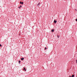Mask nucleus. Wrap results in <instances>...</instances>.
<instances>
[{"label":"nucleus","mask_w":77,"mask_h":77,"mask_svg":"<svg viewBox=\"0 0 77 77\" xmlns=\"http://www.w3.org/2000/svg\"><path fill=\"white\" fill-rule=\"evenodd\" d=\"M54 23L56 24V23H57V21H56V20H54Z\"/></svg>","instance_id":"f257e3e1"},{"label":"nucleus","mask_w":77,"mask_h":77,"mask_svg":"<svg viewBox=\"0 0 77 77\" xmlns=\"http://www.w3.org/2000/svg\"><path fill=\"white\" fill-rule=\"evenodd\" d=\"M20 4H22V5H23V2H20Z\"/></svg>","instance_id":"f03ea898"},{"label":"nucleus","mask_w":77,"mask_h":77,"mask_svg":"<svg viewBox=\"0 0 77 77\" xmlns=\"http://www.w3.org/2000/svg\"><path fill=\"white\" fill-rule=\"evenodd\" d=\"M54 29H52L51 30V32H54Z\"/></svg>","instance_id":"7ed1b4c3"},{"label":"nucleus","mask_w":77,"mask_h":77,"mask_svg":"<svg viewBox=\"0 0 77 77\" xmlns=\"http://www.w3.org/2000/svg\"><path fill=\"white\" fill-rule=\"evenodd\" d=\"M21 60H23L24 59V58H21Z\"/></svg>","instance_id":"20e7f679"},{"label":"nucleus","mask_w":77,"mask_h":77,"mask_svg":"<svg viewBox=\"0 0 77 77\" xmlns=\"http://www.w3.org/2000/svg\"><path fill=\"white\" fill-rule=\"evenodd\" d=\"M23 70H25V71H26V69L25 67L23 68Z\"/></svg>","instance_id":"39448f33"},{"label":"nucleus","mask_w":77,"mask_h":77,"mask_svg":"<svg viewBox=\"0 0 77 77\" xmlns=\"http://www.w3.org/2000/svg\"><path fill=\"white\" fill-rule=\"evenodd\" d=\"M39 5H40V2H39L38 4L37 5V6H38Z\"/></svg>","instance_id":"423d86ee"},{"label":"nucleus","mask_w":77,"mask_h":77,"mask_svg":"<svg viewBox=\"0 0 77 77\" xmlns=\"http://www.w3.org/2000/svg\"><path fill=\"white\" fill-rule=\"evenodd\" d=\"M71 77H74V75H72V76H71Z\"/></svg>","instance_id":"0eeeda50"},{"label":"nucleus","mask_w":77,"mask_h":77,"mask_svg":"<svg viewBox=\"0 0 77 77\" xmlns=\"http://www.w3.org/2000/svg\"><path fill=\"white\" fill-rule=\"evenodd\" d=\"M21 63V61H20V60L19 61V63Z\"/></svg>","instance_id":"6e6552de"},{"label":"nucleus","mask_w":77,"mask_h":77,"mask_svg":"<svg viewBox=\"0 0 77 77\" xmlns=\"http://www.w3.org/2000/svg\"><path fill=\"white\" fill-rule=\"evenodd\" d=\"M45 50H47V48L45 47Z\"/></svg>","instance_id":"1a4fd4ad"},{"label":"nucleus","mask_w":77,"mask_h":77,"mask_svg":"<svg viewBox=\"0 0 77 77\" xmlns=\"http://www.w3.org/2000/svg\"><path fill=\"white\" fill-rule=\"evenodd\" d=\"M2 45H1V44H0V46L2 47Z\"/></svg>","instance_id":"9d476101"},{"label":"nucleus","mask_w":77,"mask_h":77,"mask_svg":"<svg viewBox=\"0 0 77 77\" xmlns=\"http://www.w3.org/2000/svg\"><path fill=\"white\" fill-rule=\"evenodd\" d=\"M57 37L58 38H59V36L57 35Z\"/></svg>","instance_id":"9b49d317"},{"label":"nucleus","mask_w":77,"mask_h":77,"mask_svg":"<svg viewBox=\"0 0 77 77\" xmlns=\"http://www.w3.org/2000/svg\"><path fill=\"white\" fill-rule=\"evenodd\" d=\"M21 7H22V6L21 5L20 6V8H21Z\"/></svg>","instance_id":"f8f14e48"},{"label":"nucleus","mask_w":77,"mask_h":77,"mask_svg":"<svg viewBox=\"0 0 77 77\" xmlns=\"http://www.w3.org/2000/svg\"><path fill=\"white\" fill-rule=\"evenodd\" d=\"M75 20H76V21H77V19H76Z\"/></svg>","instance_id":"ddd939ff"},{"label":"nucleus","mask_w":77,"mask_h":77,"mask_svg":"<svg viewBox=\"0 0 77 77\" xmlns=\"http://www.w3.org/2000/svg\"><path fill=\"white\" fill-rule=\"evenodd\" d=\"M76 63H77V60H76Z\"/></svg>","instance_id":"4468645a"},{"label":"nucleus","mask_w":77,"mask_h":77,"mask_svg":"<svg viewBox=\"0 0 77 77\" xmlns=\"http://www.w3.org/2000/svg\"><path fill=\"white\" fill-rule=\"evenodd\" d=\"M19 9H20V7H19Z\"/></svg>","instance_id":"2eb2a0df"},{"label":"nucleus","mask_w":77,"mask_h":77,"mask_svg":"<svg viewBox=\"0 0 77 77\" xmlns=\"http://www.w3.org/2000/svg\"><path fill=\"white\" fill-rule=\"evenodd\" d=\"M69 77H71V76H69Z\"/></svg>","instance_id":"dca6fc26"}]
</instances>
